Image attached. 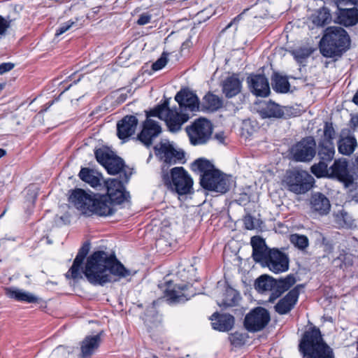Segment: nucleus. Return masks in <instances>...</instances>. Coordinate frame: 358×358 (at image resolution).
I'll return each instance as SVG.
<instances>
[{"label":"nucleus","mask_w":358,"mask_h":358,"mask_svg":"<svg viewBox=\"0 0 358 358\" xmlns=\"http://www.w3.org/2000/svg\"><path fill=\"white\" fill-rule=\"evenodd\" d=\"M204 104L206 108L215 110L220 108L222 106L221 99L213 94H207L203 99Z\"/></svg>","instance_id":"nucleus-39"},{"label":"nucleus","mask_w":358,"mask_h":358,"mask_svg":"<svg viewBox=\"0 0 358 358\" xmlns=\"http://www.w3.org/2000/svg\"><path fill=\"white\" fill-rule=\"evenodd\" d=\"M240 17H241V15L238 16V17H237V18H236V19H234V22H231V23H229V24L227 25V27L226 28H229V27H231V26L232 25V24H233L234 22H235L236 20H238V19Z\"/></svg>","instance_id":"nucleus-59"},{"label":"nucleus","mask_w":358,"mask_h":358,"mask_svg":"<svg viewBox=\"0 0 358 358\" xmlns=\"http://www.w3.org/2000/svg\"><path fill=\"white\" fill-rule=\"evenodd\" d=\"M303 358H334L332 349L324 341L319 329L306 331L299 343Z\"/></svg>","instance_id":"nucleus-5"},{"label":"nucleus","mask_w":358,"mask_h":358,"mask_svg":"<svg viewBox=\"0 0 358 358\" xmlns=\"http://www.w3.org/2000/svg\"><path fill=\"white\" fill-rule=\"evenodd\" d=\"M4 87V84H0V92L3 90Z\"/></svg>","instance_id":"nucleus-60"},{"label":"nucleus","mask_w":358,"mask_h":358,"mask_svg":"<svg viewBox=\"0 0 358 358\" xmlns=\"http://www.w3.org/2000/svg\"><path fill=\"white\" fill-rule=\"evenodd\" d=\"M4 214H5V212H3V213L1 214V216H3Z\"/></svg>","instance_id":"nucleus-62"},{"label":"nucleus","mask_w":358,"mask_h":358,"mask_svg":"<svg viewBox=\"0 0 358 358\" xmlns=\"http://www.w3.org/2000/svg\"><path fill=\"white\" fill-rule=\"evenodd\" d=\"M6 154V151L3 149L0 148V159Z\"/></svg>","instance_id":"nucleus-56"},{"label":"nucleus","mask_w":358,"mask_h":358,"mask_svg":"<svg viewBox=\"0 0 358 358\" xmlns=\"http://www.w3.org/2000/svg\"><path fill=\"white\" fill-rule=\"evenodd\" d=\"M89 250L88 244L79 250L71 267L66 273L67 278L78 280L84 274L90 283L103 286L122 279L129 280L136 274V271L127 268L115 257L103 251L94 252L83 264Z\"/></svg>","instance_id":"nucleus-1"},{"label":"nucleus","mask_w":358,"mask_h":358,"mask_svg":"<svg viewBox=\"0 0 358 358\" xmlns=\"http://www.w3.org/2000/svg\"><path fill=\"white\" fill-rule=\"evenodd\" d=\"M338 21L340 24L348 27L358 22V10L355 8L347 10L339 11Z\"/></svg>","instance_id":"nucleus-31"},{"label":"nucleus","mask_w":358,"mask_h":358,"mask_svg":"<svg viewBox=\"0 0 358 358\" xmlns=\"http://www.w3.org/2000/svg\"><path fill=\"white\" fill-rule=\"evenodd\" d=\"M151 15L148 13H143L140 15L137 24L139 25H145L150 22Z\"/></svg>","instance_id":"nucleus-52"},{"label":"nucleus","mask_w":358,"mask_h":358,"mask_svg":"<svg viewBox=\"0 0 358 358\" xmlns=\"http://www.w3.org/2000/svg\"><path fill=\"white\" fill-rule=\"evenodd\" d=\"M289 240L291 243L299 250H304L308 246V238L304 235L297 234H292Z\"/></svg>","instance_id":"nucleus-40"},{"label":"nucleus","mask_w":358,"mask_h":358,"mask_svg":"<svg viewBox=\"0 0 358 358\" xmlns=\"http://www.w3.org/2000/svg\"><path fill=\"white\" fill-rule=\"evenodd\" d=\"M319 156L323 161H331L335 154V148L333 142L321 141L319 143Z\"/></svg>","instance_id":"nucleus-33"},{"label":"nucleus","mask_w":358,"mask_h":358,"mask_svg":"<svg viewBox=\"0 0 358 358\" xmlns=\"http://www.w3.org/2000/svg\"><path fill=\"white\" fill-rule=\"evenodd\" d=\"M11 20L0 16V38L4 36L7 29L10 27Z\"/></svg>","instance_id":"nucleus-49"},{"label":"nucleus","mask_w":358,"mask_h":358,"mask_svg":"<svg viewBox=\"0 0 358 358\" xmlns=\"http://www.w3.org/2000/svg\"><path fill=\"white\" fill-rule=\"evenodd\" d=\"M227 297L222 303H217L220 306H232L236 301V294L234 290L228 289L227 291Z\"/></svg>","instance_id":"nucleus-44"},{"label":"nucleus","mask_w":358,"mask_h":358,"mask_svg":"<svg viewBox=\"0 0 358 358\" xmlns=\"http://www.w3.org/2000/svg\"><path fill=\"white\" fill-rule=\"evenodd\" d=\"M175 99L179 104L178 109L169 108V101L165 100L150 113V115L158 116L160 120H164L172 132L180 130L182 125L189 120V115L183 110L196 111L199 107L197 96L188 90L178 92Z\"/></svg>","instance_id":"nucleus-2"},{"label":"nucleus","mask_w":358,"mask_h":358,"mask_svg":"<svg viewBox=\"0 0 358 358\" xmlns=\"http://www.w3.org/2000/svg\"><path fill=\"white\" fill-rule=\"evenodd\" d=\"M257 111L263 118H280L285 114V108L271 101L261 102Z\"/></svg>","instance_id":"nucleus-19"},{"label":"nucleus","mask_w":358,"mask_h":358,"mask_svg":"<svg viewBox=\"0 0 358 358\" xmlns=\"http://www.w3.org/2000/svg\"><path fill=\"white\" fill-rule=\"evenodd\" d=\"M4 214H5V212H3V213L1 214V216H3Z\"/></svg>","instance_id":"nucleus-64"},{"label":"nucleus","mask_w":358,"mask_h":358,"mask_svg":"<svg viewBox=\"0 0 358 358\" xmlns=\"http://www.w3.org/2000/svg\"><path fill=\"white\" fill-rule=\"evenodd\" d=\"M248 82L252 92L257 96H267L270 93V87L267 78L262 75L251 76Z\"/></svg>","instance_id":"nucleus-18"},{"label":"nucleus","mask_w":358,"mask_h":358,"mask_svg":"<svg viewBox=\"0 0 358 358\" xmlns=\"http://www.w3.org/2000/svg\"><path fill=\"white\" fill-rule=\"evenodd\" d=\"M272 86L275 91L280 93L287 92L289 89L287 78L278 73L274 74L272 78Z\"/></svg>","instance_id":"nucleus-38"},{"label":"nucleus","mask_w":358,"mask_h":358,"mask_svg":"<svg viewBox=\"0 0 358 358\" xmlns=\"http://www.w3.org/2000/svg\"><path fill=\"white\" fill-rule=\"evenodd\" d=\"M329 171L330 176L343 182L345 187H349L353 183L354 178L348 171V162L345 159L336 160Z\"/></svg>","instance_id":"nucleus-16"},{"label":"nucleus","mask_w":358,"mask_h":358,"mask_svg":"<svg viewBox=\"0 0 358 358\" xmlns=\"http://www.w3.org/2000/svg\"><path fill=\"white\" fill-rule=\"evenodd\" d=\"M331 14L326 8H322L311 15L310 20L316 26H323L331 21Z\"/></svg>","instance_id":"nucleus-37"},{"label":"nucleus","mask_w":358,"mask_h":358,"mask_svg":"<svg viewBox=\"0 0 358 358\" xmlns=\"http://www.w3.org/2000/svg\"><path fill=\"white\" fill-rule=\"evenodd\" d=\"M192 169L200 176V183L203 188L220 193L229 190V177L216 169L210 161L199 159L192 164Z\"/></svg>","instance_id":"nucleus-4"},{"label":"nucleus","mask_w":358,"mask_h":358,"mask_svg":"<svg viewBox=\"0 0 358 358\" xmlns=\"http://www.w3.org/2000/svg\"><path fill=\"white\" fill-rule=\"evenodd\" d=\"M251 245L254 260L257 262H264L271 251L268 250L264 241L259 237L254 236L251 238Z\"/></svg>","instance_id":"nucleus-21"},{"label":"nucleus","mask_w":358,"mask_h":358,"mask_svg":"<svg viewBox=\"0 0 358 358\" xmlns=\"http://www.w3.org/2000/svg\"><path fill=\"white\" fill-rule=\"evenodd\" d=\"M189 287L188 285H176L173 289H167L165 292V296L167 301L171 303L181 302L189 299L192 294L187 292Z\"/></svg>","instance_id":"nucleus-22"},{"label":"nucleus","mask_w":358,"mask_h":358,"mask_svg":"<svg viewBox=\"0 0 358 358\" xmlns=\"http://www.w3.org/2000/svg\"><path fill=\"white\" fill-rule=\"evenodd\" d=\"M4 214H5V212H3V213L1 214V216H3Z\"/></svg>","instance_id":"nucleus-63"},{"label":"nucleus","mask_w":358,"mask_h":358,"mask_svg":"<svg viewBox=\"0 0 358 358\" xmlns=\"http://www.w3.org/2000/svg\"><path fill=\"white\" fill-rule=\"evenodd\" d=\"M101 342L99 335L87 336L81 343V352L83 357H90L98 348Z\"/></svg>","instance_id":"nucleus-26"},{"label":"nucleus","mask_w":358,"mask_h":358,"mask_svg":"<svg viewBox=\"0 0 358 358\" xmlns=\"http://www.w3.org/2000/svg\"><path fill=\"white\" fill-rule=\"evenodd\" d=\"M210 320H212V326L213 329L222 331H229L234 323V317L231 315L224 314L219 315L215 313Z\"/></svg>","instance_id":"nucleus-24"},{"label":"nucleus","mask_w":358,"mask_h":358,"mask_svg":"<svg viewBox=\"0 0 358 358\" xmlns=\"http://www.w3.org/2000/svg\"><path fill=\"white\" fill-rule=\"evenodd\" d=\"M213 130V124L206 118H199L185 128L189 142L193 145L206 144L210 139Z\"/></svg>","instance_id":"nucleus-7"},{"label":"nucleus","mask_w":358,"mask_h":358,"mask_svg":"<svg viewBox=\"0 0 358 358\" xmlns=\"http://www.w3.org/2000/svg\"><path fill=\"white\" fill-rule=\"evenodd\" d=\"M294 159L299 162L311 160L315 155V142L312 137L303 138L292 148Z\"/></svg>","instance_id":"nucleus-12"},{"label":"nucleus","mask_w":358,"mask_h":358,"mask_svg":"<svg viewBox=\"0 0 358 358\" xmlns=\"http://www.w3.org/2000/svg\"><path fill=\"white\" fill-rule=\"evenodd\" d=\"M105 185L107 189V194L104 195L106 197V202L110 203L112 208L114 204H120L127 200L129 194L125 192L120 180L114 178L108 179L105 182Z\"/></svg>","instance_id":"nucleus-9"},{"label":"nucleus","mask_w":358,"mask_h":358,"mask_svg":"<svg viewBox=\"0 0 358 358\" xmlns=\"http://www.w3.org/2000/svg\"><path fill=\"white\" fill-rule=\"evenodd\" d=\"M241 84L238 78L235 76L227 78L223 84V92L226 96L231 98L241 92Z\"/></svg>","instance_id":"nucleus-30"},{"label":"nucleus","mask_w":358,"mask_h":358,"mask_svg":"<svg viewBox=\"0 0 358 358\" xmlns=\"http://www.w3.org/2000/svg\"><path fill=\"white\" fill-rule=\"evenodd\" d=\"M269 3L268 1L257 4L253 9L255 17L264 18L268 15V10L269 8Z\"/></svg>","instance_id":"nucleus-41"},{"label":"nucleus","mask_w":358,"mask_h":358,"mask_svg":"<svg viewBox=\"0 0 358 358\" xmlns=\"http://www.w3.org/2000/svg\"><path fill=\"white\" fill-rule=\"evenodd\" d=\"M244 224L247 229H252L255 227L252 217L250 215H247L244 217Z\"/></svg>","instance_id":"nucleus-54"},{"label":"nucleus","mask_w":358,"mask_h":358,"mask_svg":"<svg viewBox=\"0 0 358 358\" xmlns=\"http://www.w3.org/2000/svg\"><path fill=\"white\" fill-rule=\"evenodd\" d=\"M230 341L233 345H241L245 341V336L242 334L235 333L230 336Z\"/></svg>","instance_id":"nucleus-50"},{"label":"nucleus","mask_w":358,"mask_h":358,"mask_svg":"<svg viewBox=\"0 0 358 358\" xmlns=\"http://www.w3.org/2000/svg\"><path fill=\"white\" fill-rule=\"evenodd\" d=\"M298 299V292L296 290L290 291L283 299L275 305V310L285 314L289 312L296 303Z\"/></svg>","instance_id":"nucleus-25"},{"label":"nucleus","mask_w":358,"mask_h":358,"mask_svg":"<svg viewBox=\"0 0 358 358\" xmlns=\"http://www.w3.org/2000/svg\"><path fill=\"white\" fill-rule=\"evenodd\" d=\"M138 124V120L134 115L125 116L117 125V136L120 139H125L134 134Z\"/></svg>","instance_id":"nucleus-20"},{"label":"nucleus","mask_w":358,"mask_h":358,"mask_svg":"<svg viewBox=\"0 0 358 358\" xmlns=\"http://www.w3.org/2000/svg\"><path fill=\"white\" fill-rule=\"evenodd\" d=\"M357 145V143L355 138L350 135L345 136L341 135L338 141V152L344 155H351L355 150Z\"/></svg>","instance_id":"nucleus-27"},{"label":"nucleus","mask_w":358,"mask_h":358,"mask_svg":"<svg viewBox=\"0 0 358 358\" xmlns=\"http://www.w3.org/2000/svg\"><path fill=\"white\" fill-rule=\"evenodd\" d=\"M79 176L82 180L93 187L100 185L101 175L92 169H82L79 173Z\"/></svg>","instance_id":"nucleus-32"},{"label":"nucleus","mask_w":358,"mask_h":358,"mask_svg":"<svg viewBox=\"0 0 358 358\" xmlns=\"http://www.w3.org/2000/svg\"><path fill=\"white\" fill-rule=\"evenodd\" d=\"M334 222L343 228H351L355 225V220L343 209L339 210L334 214Z\"/></svg>","instance_id":"nucleus-34"},{"label":"nucleus","mask_w":358,"mask_h":358,"mask_svg":"<svg viewBox=\"0 0 358 358\" xmlns=\"http://www.w3.org/2000/svg\"><path fill=\"white\" fill-rule=\"evenodd\" d=\"M152 110L147 112V119L143 122L141 133L138 135V139L147 147L150 146L153 141L162 133V127L159 123L150 119V117H155L150 115Z\"/></svg>","instance_id":"nucleus-10"},{"label":"nucleus","mask_w":358,"mask_h":358,"mask_svg":"<svg viewBox=\"0 0 358 358\" xmlns=\"http://www.w3.org/2000/svg\"><path fill=\"white\" fill-rule=\"evenodd\" d=\"M320 49L323 56L326 57H333L339 55L342 51L345 50L346 48L342 46H338L336 43L329 41H325L324 38L322 37L320 41Z\"/></svg>","instance_id":"nucleus-29"},{"label":"nucleus","mask_w":358,"mask_h":358,"mask_svg":"<svg viewBox=\"0 0 358 358\" xmlns=\"http://www.w3.org/2000/svg\"><path fill=\"white\" fill-rule=\"evenodd\" d=\"M4 214H5V212H3V213L1 214V216H3Z\"/></svg>","instance_id":"nucleus-61"},{"label":"nucleus","mask_w":358,"mask_h":358,"mask_svg":"<svg viewBox=\"0 0 358 358\" xmlns=\"http://www.w3.org/2000/svg\"><path fill=\"white\" fill-rule=\"evenodd\" d=\"M352 122H358V116H355L351 119Z\"/></svg>","instance_id":"nucleus-58"},{"label":"nucleus","mask_w":358,"mask_h":358,"mask_svg":"<svg viewBox=\"0 0 358 358\" xmlns=\"http://www.w3.org/2000/svg\"><path fill=\"white\" fill-rule=\"evenodd\" d=\"M167 55L163 53L160 58H159L155 63L152 64V69L154 71H158L162 69L167 63Z\"/></svg>","instance_id":"nucleus-47"},{"label":"nucleus","mask_w":358,"mask_h":358,"mask_svg":"<svg viewBox=\"0 0 358 358\" xmlns=\"http://www.w3.org/2000/svg\"><path fill=\"white\" fill-rule=\"evenodd\" d=\"M311 51L308 48H299L293 51V55L298 61L308 57Z\"/></svg>","instance_id":"nucleus-46"},{"label":"nucleus","mask_w":358,"mask_h":358,"mask_svg":"<svg viewBox=\"0 0 358 358\" xmlns=\"http://www.w3.org/2000/svg\"><path fill=\"white\" fill-rule=\"evenodd\" d=\"M215 137L220 143H222L224 141V137L222 134H217L215 135Z\"/></svg>","instance_id":"nucleus-55"},{"label":"nucleus","mask_w":358,"mask_h":358,"mask_svg":"<svg viewBox=\"0 0 358 358\" xmlns=\"http://www.w3.org/2000/svg\"><path fill=\"white\" fill-rule=\"evenodd\" d=\"M335 136V131L331 124L328 122L325 123L324 128V136L322 141H327L333 142V139Z\"/></svg>","instance_id":"nucleus-45"},{"label":"nucleus","mask_w":358,"mask_h":358,"mask_svg":"<svg viewBox=\"0 0 358 358\" xmlns=\"http://www.w3.org/2000/svg\"><path fill=\"white\" fill-rule=\"evenodd\" d=\"M256 288L260 291L274 290L275 296L276 292V280L268 275H262L256 281Z\"/></svg>","instance_id":"nucleus-36"},{"label":"nucleus","mask_w":358,"mask_h":358,"mask_svg":"<svg viewBox=\"0 0 358 358\" xmlns=\"http://www.w3.org/2000/svg\"><path fill=\"white\" fill-rule=\"evenodd\" d=\"M14 64L8 62L0 64V75L8 72L14 68Z\"/></svg>","instance_id":"nucleus-53"},{"label":"nucleus","mask_w":358,"mask_h":358,"mask_svg":"<svg viewBox=\"0 0 358 358\" xmlns=\"http://www.w3.org/2000/svg\"><path fill=\"white\" fill-rule=\"evenodd\" d=\"M6 294L11 299L17 301H23L28 303H35L38 301V298L30 292L23 291L13 287L5 289Z\"/></svg>","instance_id":"nucleus-28"},{"label":"nucleus","mask_w":358,"mask_h":358,"mask_svg":"<svg viewBox=\"0 0 358 358\" xmlns=\"http://www.w3.org/2000/svg\"><path fill=\"white\" fill-rule=\"evenodd\" d=\"M95 155L97 161L107 169L110 174H117L123 168V161L113 154L98 150L96 151Z\"/></svg>","instance_id":"nucleus-13"},{"label":"nucleus","mask_w":358,"mask_h":358,"mask_svg":"<svg viewBox=\"0 0 358 358\" xmlns=\"http://www.w3.org/2000/svg\"><path fill=\"white\" fill-rule=\"evenodd\" d=\"M264 262L269 269L275 273L285 272L289 268L288 258L278 250H271L268 257Z\"/></svg>","instance_id":"nucleus-15"},{"label":"nucleus","mask_w":358,"mask_h":358,"mask_svg":"<svg viewBox=\"0 0 358 358\" xmlns=\"http://www.w3.org/2000/svg\"><path fill=\"white\" fill-rule=\"evenodd\" d=\"M69 201L81 213L87 216L92 214L108 216L113 213V209L110 203L106 202L105 196L88 193L82 189L73 190L69 196Z\"/></svg>","instance_id":"nucleus-3"},{"label":"nucleus","mask_w":358,"mask_h":358,"mask_svg":"<svg viewBox=\"0 0 358 358\" xmlns=\"http://www.w3.org/2000/svg\"><path fill=\"white\" fill-rule=\"evenodd\" d=\"M325 162L326 161L322 160L318 164H314L311 167L312 173L317 177H322L328 173L327 164Z\"/></svg>","instance_id":"nucleus-42"},{"label":"nucleus","mask_w":358,"mask_h":358,"mask_svg":"<svg viewBox=\"0 0 358 358\" xmlns=\"http://www.w3.org/2000/svg\"><path fill=\"white\" fill-rule=\"evenodd\" d=\"M310 176L305 171H289L286 173L283 182L289 189L296 194L306 192L310 187L308 180Z\"/></svg>","instance_id":"nucleus-8"},{"label":"nucleus","mask_w":358,"mask_h":358,"mask_svg":"<svg viewBox=\"0 0 358 358\" xmlns=\"http://www.w3.org/2000/svg\"><path fill=\"white\" fill-rule=\"evenodd\" d=\"M323 37L325 41H329L345 48H347L350 44V38L346 31L340 27L327 28Z\"/></svg>","instance_id":"nucleus-17"},{"label":"nucleus","mask_w":358,"mask_h":358,"mask_svg":"<svg viewBox=\"0 0 358 358\" xmlns=\"http://www.w3.org/2000/svg\"><path fill=\"white\" fill-rule=\"evenodd\" d=\"M83 96V92H80L78 89H73L69 92V98L71 99V103H73L74 100L78 101L79 99Z\"/></svg>","instance_id":"nucleus-51"},{"label":"nucleus","mask_w":358,"mask_h":358,"mask_svg":"<svg viewBox=\"0 0 358 358\" xmlns=\"http://www.w3.org/2000/svg\"><path fill=\"white\" fill-rule=\"evenodd\" d=\"M356 3L357 0H336L338 12L355 8Z\"/></svg>","instance_id":"nucleus-43"},{"label":"nucleus","mask_w":358,"mask_h":358,"mask_svg":"<svg viewBox=\"0 0 358 358\" xmlns=\"http://www.w3.org/2000/svg\"><path fill=\"white\" fill-rule=\"evenodd\" d=\"M76 24L73 21H68L62 24L56 31L55 36H59L69 31Z\"/></svg>","instance_id":"nucleus-48"},{"label":"nucleus","mask_w":358,"mask_h":358,"mask_svg":"<svg viewBox=\"0 0 358 358\" xmlns=\"http://www.w3.org/2000/svg\"><path fill=\"white\" fill-rule=\"evenodd\" d=\"M28 191L29 192H31V194L32 195L33 200H34L36 196V194L35 191L34 190H31L30 189ZM32 202H34V201H32Z\"/></svg>","instance_id":"nucleus-57"},{"label":"nucleus","mask_w":358,"mask_h":358,"mask_svg":"<svg viewBox=\"0 0 358 358\" xmlns=\"http://www.w3.org/2000/svg\"><path fill=\"white\" fill-rule=\"evenodd\" d=\"M295 278L292 275H288L284 279L276 280L277 294L275 296H273L274 293H272L269 298V301H274L282 293L289 289L295 283Z\"/></svg>","instance_id":"nucleus-35"},{"label":"nucleus","mask_w":358,"mask_h":358,"mask_svg":"<svg viewBox=\"0 0 358 358\" xmlns=\"http://www.w3.org/2000/svg\"><path fill=\"white\" fill-rule=\"evenodd\" d=\"M162 178L164 185L180 195L189 194L192 189L193 180L182 167H175L170 173H165L163 168Z\"/></svg>","instance_id":"nucleus-6"},{"label":"nucleus","mask_w":358,"mask_h":358,"mask_svg":"<svg viewBox=\"0 0 358 358\" xmlns=\"http://www.w3.org/2000/svg\"><path fill=\"white\" fill-rule=\"evenodd\" d=\"M166 164H176L182 160L185 154L182 150H176L173 145L167 140H162L160 143L155 147Z\"/></svg>","instance_id":"nucleus-14"},{"label":"nucleus","mask_w":358,"mask_h":358,"mask_svg":"<svg viewBox=\"0 0 358 358\" xmlns=\"http://www.w3.org/2000/svg\"><path fill=\"white\" fill-rule=\"evenodd\" d=\"M270 320L267 310L262 307L256 308L245 318V326L250 331H258L264 329Z\"/></svg>","instance_id":"nucleus-11"},{"label":"nucleus","mask_w":358,"mask_h":358,"mask_svg":"<svg viewBox=\"0 0 358 358\" xmlns=\"http://www.w3.org/2000/svg\"><path fill=\"white\" fill-rule=\"evenodd\" d=\"M310 206L313 212L317 213L321 215L327 214L331 207L329 199L320 193H317L312 196Z\"/></svg>","instance_id":"nucleus-23"}]
</instances>
